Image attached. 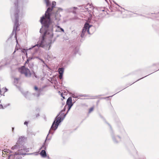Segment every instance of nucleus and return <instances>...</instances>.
Instances as JSON below:
<instances>
[{"label":"nucleus","instance_id":"obj_1","mask_svg":"<svg viewBox=\"0 0 159 159\" xmlns=\"http://www.w3.org/2000/svg\"><path fill=\"white\" fill-rule=\"evenodd\" d=\"M56 4V2L53 1L52 2V5L51 7H48L45 12V16L42 17L40 19L41 23L43 24L45 26L48 27L49 25V22L50 20L51 16L50 12L52 11L54 8L55 7Z\"/></svg>","mask_w":159,"mask_h":159},{"label":"nucleus","instance_id":"obj_2","mask_svg":"<svg viewBox=\"0 0 159 159\" xmlns=\"http://www.w3.org/2000/svg\"><path fill=\"white\" fill-rule=\"evenodd\" d=\"M18 70L20 74H24L26 77H30L31 75L32 74L30 71L29 69L25 67V66L18 68Z\"/></svg>","mask_w":159,"mask_h":159},{"label":"nucleus","instance_id":"obj_3","mask_svg":"<svg viewBox=\"0 0 159 159\" xmlns=\"http://www.w3.org/2000/svg\"><path fill=\"white\" fill-rule=\"evenodd\" d=\"M60 115H58L56 117L55 120L53 123L51 129L53 130H56L57 128L59 123L61 122V119Z\"/></svg>","mask_w":159,"mask_h":159},{"label":"nucleus","instance_id":"obj_4","mask_svg":"<svg viewBox=\"0 0 159 159\" xmlns=\"http://www.w3.org/2000/svg\"><path fill=\"white\" fill-rule=\"evenodd\" d=\"M91 28V26H89V24L87 23H86L84 25L82 32L85 34L87 30L88 33L89 34H92V32L90 31V29Z\"/></svg>","mask_w":159,"mask_h":159},{"label":"nucleus","instance_id":"obj_5","mask_svg":"<svg viewBox=\"0 0 159 159\" xmlns=\"http://www.w3.org/2000/svg\"><path fill=\"white\" fill-rule=\"evenodd\" d=\"M66 105L68 106L69 110L73 105L72 103V99L71 97L68 98L66 102Z\"/></svg>","mask_w":159,"mask_h":159},{"label":"nucleus","instance_id":"obj_6","mask_svg":"<svg viewBox=\"0 0 159 159\" xmlns=\"http://www.w3.org/2000/svg\"><path fill=\"white\" fill-rule=\"evenodd\" d=\"M25 139V137L21 136L20 137H19L17 142V144H19L20 145L22 143L24 142Z\"/></svg>","mask_w":159,"mask_h":159},{"label":"nucleus","instance_id":"obj_7","mask_svg":"<svg viewBox=\"0 0 159 159\" xmlns=\"http://www.w3.org/2000/svg\"><path fill=\"white\" fill-rule=\"evenodd\" d=\"M85 8L87 10H89V8L90 9H93V6L91 4L88 3L85 6Z\"/></svg>","mask_w":159,"mask_h":159},{"label":"nucleus","instance_id":"obj_8","mask_svg":"<svg viewBox=\"0 0 159 159\" xmlns=\"http://www.w3.org/2000/svg\"><path fill=\"white\" fill-rule=\"evenodd\" d=\"M40 154L43 157H47L46 153L44 150H42L40 153Z\"/></svg>","mask_w":159,"mask_h":159},{"label":"nucleus","instance_id":"obj_9","mask_svg":"<svg viewBox=\"0 0 159 159\" xmlns=\"http://www.w3.org/2000/svg\"><path fill=\"white\" fill-rule=\"evenodd\" d=\"M19 147L20 145L19 144H17V143H16V144L14 146H13L12 147L11 149L13 150L17 149L19 148Z\"/></svg>","mask_w":159,"mask_h":159},{"label":"nucleus","instance_id":"obj_10","mask_svg":"<svg viewBox=\"0 0 159 159\" xmlns=\"http://www.w3.org/2000/svg\"><path fill=\"white\" fill-rule=\"evenodd\" d=\"M64 72V69L63 68H60L58 69V72L59 74H63Z\"/></svg>","mask_w":159,"mask_h":159},{"label":"nucleus","instance_id":"obj_11","mask_svg":"<svg viewBox=\"0 0 159 159\" xmlns=\"http://www.w3.org/2000/svg\"><path fill=\"white\" fill-rule=\"evenodd\" d=\"M45 3H46L47 7H48L50 5V3L49 0H44Z\"/></svg>","mask_w":159,"mask_h":159},{"label":"nucleus","instance_id":"obj_12","mask_svg":"<svg viewBox=\"0 0 159 159\" xmlns=\"http://www.w3.org/2000/svg\"><path fill=\"white\" fill-rule=\"evenodd\" d=\"M94 109V107H93L90 108L89 110V113H90Z\"/></svg>","mask_w":159,"mask_h":159},{"label":"nucleus","instance_id":"obj_13","mask_svg":"<svg viewBox=\"0 0 159 159\" xmlns=\"http://www.w3.org/2000/svg\"><path fill=\"white\" fill-rule=\"evenodd\" d=\"M57 28H60V29L61 30L62 32H64V30H63L62 28H60V26H57Z\"/></svg>","mask_w":159,"mask_h":159},{"label":"nucleus","instance_id":"obj_14","mask_svg":"<svg viewBox=\"0 0 159 159\" xmlns=\"http://www.w3.org/2000/svg\"><path fill=\"white\" fill-rule=\"evenodd\" d=\"M85 34L84 33H83L82 32V33L81 34V37L82 38L83 37L84 35Z\"/></svg>","mask_w":159,"mask_h":159},{"label":"nucleus","instance_id":"obj_15","mask_svg":"<svg viewBox=\"0 0 159 159\" xmlns=\"http://www.w3.org/2000/svg\"><path fill=\"white\" fill-rule=\"evenodd\" d=\"M29 62V60L27 59L26 61V62H25V64H24V66H25V67L26 66V64H28Z\"/></svg>","mask_w":159,"mask_h":159},{"label":"nucleus","instance_id":"obj_16","mask_svg":"<svg viewBox=\"0 0 159 159\" xmlns=\"http://www.w3.org/2000/svg\"><path fill=\"white\" fill-rule=\"evenodd\" d=\"M63 74H59V78L60 79H61L62 78Z\"/></svg>","mask_w":159,"mask_h":159},{"label":"nucleus","instance_id":"obj_17","mask_svg":"<svg viewBox=\"0 0 159 159\" xmlns=\"http://www.w3.org/2000/svg\"><path fill=\"white\" fill-rule=\"evenodd\" d=\"M34 89L35 90H37L38 89L36 86H35L34 87Z\"/></svg>","mask_w":159,"mask_h":159},{"label":"nucleus","instance_id":"obj_18","mask_svg":"<svg viewBox=\"0 0 159 159\" xmlns=\"http://www.w3.org/2000/svg\"><path fill=\"white\" fill-rule=\"evenodd\" d=\"M24 124L25 125H27L28 124V122L27 121H25L24 123Z\"/></svg>","mask_w":159,"mask_h":159},{"label":"nucleus","instance_id":"obj_19","mask_svg":"<svg viewBox=\"0 0 159 159\" xmlns=\"http://www.w3.org/2000/svg\"><path fill=\"white\" fill-rule=\"evenodd\" d=\"M44 36H43V40H44Z\"/></svg>","mask_w":159,"mask_h":159},{"label":"nucleus","instance_id":"obj_20","mask_svg":"<svg viewBox=\"0 0 159 159\" xmlns=\"http://www.w3.org/2000/svg\"><path fill=\"white\" fill-rule=\"evenodd\" d=\"M61 96H62V93L61 94Z\"/></svg>","mask_w":159,"mask_h":159},{"label":"nucleus","instance_id":"obj_21","mask_svg":"<svg viewBox=\"0 0 159 159\" xmlns=\"http://www.w3.org/2000/svg\"><path fill=\"white\" fill-rule=\"evenodd\" d=\"M63 98H65L64 97H63Z\"/></svg>","mask_w":159,"mask_h":159}]
</instances>
